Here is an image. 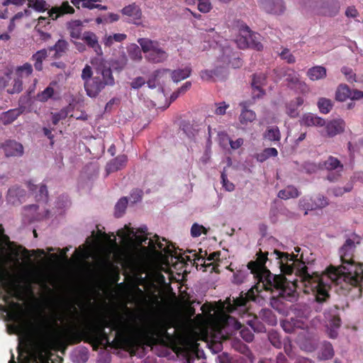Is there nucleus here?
<instances>
[{"label": "nucleus", "instance_id": "1", "mask_svg": "<svg viewBox=\"0 0 363 363\" xmlns=\"http://www.w3.org/2000/svg\"><path fill=\"white\" fill-rule=\"evenodd\" d=\"M138 318L135 312L126 308L123 313H113L109 319L101 318L84 329H69L63 335L57 328L60 318L52 322L43 319L35 327L34 332L44 348L60 343L75 345L84 340L96 346L107 345L116 349H125L132 355L144 345L162 344L169 337L168 330L172 323L165 316H155L141 335L136 333Z\"/></svg>", "mask_w": 363, "mask_h": 363}, {"label": "nucleus", "instance_id": "2", "mask_svg": "<svg viewBox=\"0 0 363 363\" xmlns=\"http://www.w3.org/2000/svg\"><path fill=\"white\" fill-rule=\"evenodd\" d=\"M360 237L352 234L345 240L339 250L341 260L340 267L331 266L325 273L310 274L303 261V253L291 255L294 260L295 277L298 279L300 289L306 294H311L318 304L326 302L329 297V289L332 284L340 286L344 294L351 297L360 296V283L363 280V264H356L353 255L356 247L360 243Z\"/></svg>", "mask_w": 363, "mask_h": 363}, {"label": "nucleus", "instance_id": "3", "mask_svg": "<svg viewBox=\"0 0 363 363\" xmlns=\"http://www.w3.org/2000/svg\"><path fill=\"white\" fill-rule=\"evenodd\" d=\"M257 258L247 264V270H238L233 274V282L241 284L246 278L247 270L257 282L247 293L250 298L259 296L262 290L270 291L272 297L282 298L289 301L296 300L297 289H300L295 277L294 260L291 254L274 250L270 253L259 250Z\"/></svg>", "mask_w": 363, "mask_h": 363}, {"label": "nucleus", "instance_id": "4", "mask_svg": "<svg viewBox=\"0 0 363 363\" xmlns=\"http://www.w3.org/2000/svg\"><path fill=\"white\" fill-rule=\"evenodd\" d=\"M247 298L241 296L233 300L228 297V331L235 330V335L238 333L242 338L246 342H252L254 335L251 330L244 326L245 323L248 324L254 331L261 332L262 328L255 326L257 318L247 313Z\"/></svg>", "mask_w": 363, "mask_h": 363}, {"label": "nucleus", "instance_id": "5", "mask_svg": "<svg viewBox=\"0 0 363 363\" xmlns=\"http://www.w3.org/2000/svg\"><path fill=\"white\" fill-rule=\"evenodd\" d=\"M230 32L232 40L240 49L251 48L257 50H262L263 45L259 34L250 31L248 26L243 22L237 21L233 23Z\"/></svg>", "mask_w": 363, "mask_h": 363}, {"label": "nucleus", "instance_id": "6", "mask_svg": "<svg viewBox=\"0 0 363 363\" xmlns=\"http://www.w3.org/2000/svg\"><path fill=\"white\" fill-rule=\"evenodd\" d=\"M114 84L115 79L111 69L104 65L96 69V75L91 80L84 83V87L88 96L96 98L106 86H113Z\"/></svg>", "mask_w": 363, "mask_h": 363}, {"label": "nucleus", "instance_id": "7", "mask_svg": "<svg viewBox=\"0 0 363 363\" xmlns=\"http://www.w3.org/2000/svg\"><path fill=\"white\" fill-rule=\"evenodd\" d=\"M227 299L223 303H206L201 306V311L206 316L209 323L216 330L224 329L227 326V308L225 304Z\"/></svg>", "mask_w": 363, "mask_h": 363}, {"label": "nucleus", "instance_id": "8", "mask_svg": "<svg viewBox=\"0 0 363 363\" xmlns=\"http://www.w3.org/2000/svg\"><path fill=\"white\" fill-rule=\"evenodd\" d=\"M138 43L143 52L147 53L145 57L148 62L162 63L167 59V52L160 47L158 41L143 38H139Z\"/></svg>", "mask_w": 363, "mask_h": 363}, {"label": "nucleus", "instance_id": "9", "mask_svg": "<svg viewBox=\"0 0 363 363\" xmlns=\"http://www.w3.org/2000/svg\"><path fill=\"white\" fill-rule=\"evenodd\" d=\"M324 316L326 332L328 336L330 338H335L337 336L338 329L340 327L338 308L335 306L329 308L324 313Z\"/></svg>", "mask_w": 363, "mask_h": 363}, {"label": "nucleus", "instance_id": "10", "mask_svg": "<svg viewBox=\"0 0 363 363\" xmlns=\"http://www.w3.org/2000/svg\"><path fill=\"white\" fill-rule=\"evenodd\" d=\"M137 241L140 244H146L148 238L147 235H141V236H135ZM162 241L165 242L166 244H163L160 241V238L157 235H155L152 238H150L147 242L148 247L152 251L156 250L157 248L160 250L162 252H164L166 254H168L171 256H173V252L172 249H170V245H172L169 241H167L165 238H162Z\"/></svg>", "mask_w": 363, "mask_h": 363}, {"label": "nucleus", "instance_id": "11", "mask_svg": "<svg viewBox=\"0 0 363 363\" xmlns=\"http://www.w3.org/2000/svg\"><path fill=\"white\" fill-rule=\"evenodd\" d=\"M202 253L203 252L201 250L199 254H194V260H198L201 262L200 265L201 268H203V271L209 272L210 273H212L213 272L219 273L218 265L215 264V261L217 259L216 257L220 255V253L218 252H214L210 254L207 258L204 257V255H207V252L205 251L203 255Z\"/></svg>", "mask_w": 363, "mask_h": 363}, {"label": "nucleus", "instance_id": "12", "mask_svg": "<svg viewBox=\"0 0 363 363\" xmlns=\"http://www.w3.org/2000/svg\"><path fill=\"white\" fill-rule=\"evenodd\" d=\"M286 81L288 86L293 89L301 93H306L308 91V86L306 84L302 82L299 78V74L293 69H288L284 72Z\"/></svg>", "mask_w": 363, "mask_h": 363}, {"label": "nucleus", "instance_id": "13", "mask_svg": "<svg viewBox=\"0 0 363 363\" xmlns=\"http://www.w3.org/2000/svg\"><path fill=\"white\" fill-rule=\"evenodd\" d=\"M328 204L326 197L322 195H318L315 198L304 197L299 201L300 207L306 210L305 215L308 211L315 208H323Z\"/></svg>", "mask_w": 363, "mask_h": 363}, {"label": "nucleus", "instance_id": "14", "mask_svg": "<svg viewBox=\"0 0 363 363\" xmlns=\"http://www.w3.org/2000/svg\"><path fill=\"white\" fill-rule=\"evenodd\" d=\"M260 8L265 12L279 15L285 10V6L282 0H259Z\"/></svg>", "mask_w": 363, "mask_h": 363}, {"label": "nucleus", "instance_id": "15", "mask_svg": "<svg viewBox=\"0 0 363 363\" xmlns=\"http://www.w3.org/2000/svg\"><path fill=\"white\" fill-rule=\"evenodd\" d=\"M325 125V134L323 132H320V134L328 137H334L344 131L345 123L342 118H335L328 121Z\"/></svg>", "mask_w": 363, "mask_h": 363}, {"label": "nucleus", "instance_id": "16", "mask_svg": "<svg viewBox=\"0 0 363 363\" xmlns=\"http://www.w3.org/2000/svg\"><path fill=\"white\" fill-rule=\"evenodd\" d=\"M191 68L189 66H186L183 69H177L174 70L163 69L162 70H157L155 72V77H157L161 72H169L171 74V78L173 82L177 83L188 78L191 75Z\"/></svg>", "mask_w": 363, "mask_h": 363}, {"label": "nucleus", "instance_id": "17", "mask_svg": "<svg viewBox=\"0 0 363 363\" xmlns=\"http://www.w3.org/2000/svg\"><path fill=\"white\" fill-rule=\"evenodd\" d=\"M74 13V9L69 5V2L63 1L60 6H52L48 11V17L55 21L65 14H72Z\"/></svg>", "mask_w": 363, "mask_h": 363}, {"label": "nucleus", "instance_id": "18", "mask_svg": "<svg viewBox=\"0 0 363 363\" xmlns=\"http://www.w3.org/2000/svg\"><path fill=\"white\" fill-rule=\"evenodd\" d=\"M6 157H19L23 153V145L15 140H6L1 145Z\"/></svg>", "mask_w": 363, "mask_h": 363}, {"label": "nucleus", "instance_id": "19", "mask_svg": "<svg viewBox=\"0 0 363 363\" xmlns=\"http://www.w3.org/2000/svg\"><path fill=\"white\" fill-rule=\"evenodd\" d=\"M82 40L89 48H91L97 55H101L103 54L101 47L99 43V38L94 32H84Z\"/></svg>", "mask_w": 363, "mask_h": 363}, {"label": "nucleus", "instance_id": "20", "mask_svg": "<svg viewBox=\"0 0 363 363\" xmlns=\"http://www.w3.org/2000/svg\"><path fill=\"white\" fill-rule=\"evenodd\" d=\"M121 12L123 16L130 18L133 23L136 25L139 23L138 21L141 20L143 16L141 9L135 3L125 6L121 10Z\"/></svg>", "mask_w": 363, "mask_h": 363}, {"label": "nucleus", "instance_id": "21", "mask_svg": "<svg viewBox=\"0 0 363 363\" xmlns=\"http://www.w3.org/2000/svg\"><path fill=\"white\" fill-rule=\"evenodd\" d=\"M301 125L307 127H323L325 125V121L311 113H306L302 115L299 121Z\"/></svg>", "mask_w": 363, "mask_h": 363}, {"label": "nucleus", "instance_id": "22", "mask_svg": "<svg viewBox=\"0 0 363 363\" xmlns=\"http://www.w3.org/2000/svg\"><path fill=\"white\" fill-rule=\"evenodd\" d=\"M25 111V107L20 106L17 108L10 109L7 111L3 112L0 115V121L4 125H9L12 123L20 115Z\"/></svg>", "mask_w": 363, "mask_h": 363}, {"label": "nucleus", "instance_id": "23", "mask_svg": "<svg viewBox=\"0 0 363 363\" xmlns=\"http://www.w3.org/2000/svg\"><path fill=\"white\" fill-rule=\"evenodd\" d=\"M319 167L321 169H326L328 171L335 170L336 172H340L343 169V165L340 160L333 156H330L327 160L319 163Z\"/></svg>", "mask_w": 363, "mask_h": 363}, {"label": "nucleus", "instance_id": "24", "mask_svg": "<svg viewBox=\"0 0 363 363\" xmlns=\"http://www.w3.org/2000/svg\"><path fill=\"white\" fill-rule=\"evenodd\" d=\"M128 162V157L125 155H121L111 160L106 167L108 174L117 172L125 167Z\"/></svg>", "mask_w": 363, "mask_h": 363}, {"label": "nucleus", "instance_id": "25", "mask_svg": "<svg viewBox=\"0 0 363 363\" xmlns=\"http://www.w3.org/2000/svg\"><path fill=\"white\" fill-rule=\"evenodd\" d=\"M69 43L64 39H59L54 45L50 46L48 50L49 52L55 51L54 57L58 59L65 55L69 50Z\"/></svg>", "mask_w": 363, "mask_h": 363}, {"label": "nucleus", "instance_id": "26", "mask_svg": "<svg viewBox=\"0 0 363 363\" xmlns=\"http://www.w3.org/2000/svg\"><path fill=\"white\" fill-rule=\"evenodd\" d=\"M265 79V76L262 74L254 75L252 82V97L254 99L259 98L264 94L261 87L264 85Z\"/></svg>", "mask_w": 363, "mask_h": 363}, {"label": "nucleus", "instance_id": "27", "mask_svg": "<svg viewBox=\"0 0 363 363\" xmlns=\"http://www.w3.org/2000/svg\"><path fill=\"white\" fill-rule=\"evenodd\" d=\"M281 325L283 330L288 333H291L296 332V329L301 328L303 329L306 325L305 323L301 322L300 320L297 318H291L283 320L281 322Z\"/></svg>", "mask_w": 363, "mask_h": 363}, {"label": "nucleus", "instance_id": "28", "mask_svg": "<svg viewBox=\"0 0 363 363\" xmlns=\"http://www.w3.org/2000/svg\"><path fill=\"white\" fill-rule=\"evenodd\" d=\"M48 50L43 48L35 52L31 60L34 62V67L37 71L43 70V62L48 57Z\"/></svg>", "mask_w": 363, "mask_h": 363}, {"label": "nucleus", "instance_id": "29", "mask_svg": "<svg viewBox=\"0 0 363 363\" xmlns=\"http://www.w3.org/2000/svg\"><path fill=\"white\" fill-rule=\"evenodd\" d=\"M242 108L239 117L240 123L242 125L246 126L256 119V113L245 106L244 104H241Z\"/></svg>", "mask_w": 363, "mask_h": 363}, {"label": "nucleus", "instance_id": "30", "mask_svg": "<svg viewBox=\"0 0 363 363\" xmlns=\"http://www.w3.org/2000/svg\"><path fill=\"white\" fill-rule=\"evenodd\" d=\"M304 102V99L302 97H297L294 100L291 101L286 104V113L291 118H296L298 115V108Z\"/></svg>", "mask_w": 363, "mask_h": 363}, {"label": "nucleus", "instance_id": "31", "mask_svg": "<svg viewBox=\"0 0 363 363\" xmlns=\"http://www.w3.org/2000/svg\"><path fill=\"white\" fill-rule=\"evenodd\" d=\"M265 140L274 143H278L281 139V133L277 126H269L263 134Z\"/></svg>", "mask_w": 363, "mask_h": 363}, {"label": "nucleus", "instance_id": "32", "mask_svg": "<svg viewBox=\"0 0 363 363\" xmlns=\"http://www.w3.org/2000/svg\"><path fill=\"white\" fill-rule=\"evenodd\" d=\"M307 75L313 81L321 79L326 76V69L322 66H315L308 70Z\"/></svg>", "mask_w": 363, "mask_h": 363}, {"label": "nucleus", "instance_id": "33", "mask_svg": "<svg viewBox=\"0 0 363 363\" xmlns=\"http://www.w3.org/2000/svg\"><path fill=\"white\" fill-rule=\"evenodd\" d=\"M334 356V350L332 345L328 342H323L322 343L321 347L320 348V352L318 354V357L320 359H330Z\"/></svg>", "mask_w": 363, "mask_h": 363}, {"label": "nucleus", "instance_id": "34", "mask_svg": "<svg viewBox=\"0 0 363 363\" xmlns=\"http://www.w3.org/2000/svg\"><path fill=\"white\" fill-rule=\"evenodd\" d=\"M28 6L40 13L50 9L45 0H28Z\"/></svg>", "mask_w": 363, "mask_h": 363}, {"label": "nucleus", "instance_id": "35", "mask_svg": "<svg viewBox=\"0 0 363 363\" xmlns=\"http://www.w3.org/2000/svg\"><path fill=\"white\" fill-rule=\"evenodd\" d=\"M298 189L293 186H288L285 189L280 190L278 193V197L281 199H289L298 196Z\"/></svg>", "mask_w": 363, "mask_h": 363}, {"label": "nucleus", "instance_id": "36", "mask_svg": "<svg viewBox=\"0 0 363 363\" xmlns=\"http://www.w3.org/2000/svg\"><path fill=\"white\" fill-rule=\"evenodd\" d=\"M127 38V35L124 33H115L113 35H105L104 43L106 47H111L114 42L121 43Z\"/></svg>", "mask_w": 363, "mask_h": 363}, {"label": "nucleus", "instance_id": "37", "mask_svg": "<svg viewBox=\"0 0 363 363\" xmlns=\"http://www.w3.org/2000/svg\"><path fill=\"white\" fill-rule=\"evenodd\" d=\"M33 73V67L31 64L28 62L24 63L21 66H18L16 68L15 74L18 76L21 79L23 77H28L30 76Z\"/></svg>", "mask_w": 363, "mask_h": 363}, {"label": "nucleus", "instance_id": "38", "mask_svg": "<svg viewBox=\"0 0 363 363\" xmlns=\"http://www.w3.org/2000/svg\"><path fill=\"white\" fill-rule=\"evenodd\" d=\"M278 151L274 147L265 148L262 152L257 154L256 159L260 162H263L270 157H277Z\"/></svg>", "mask_w": 363, "mask_h": 363}, {"label": "nucleus", "instance_id": "39", "mask_svg": "<svg viewBox=\"0 0 363 363\" xmlns=\"http://www.w3.org/2000/svg\"><path fill=\"white\" fill-rule=\"evenodd\" d=\"M52 84H55V82H52L50 85L45 88L43 91L40 92L37 95V99L41 102H45L48 99H51L54 95L55 91L52 87Z\"/></svg>", "mask_w": 363, "mask_h": 363}, {"label": "nucleus", "instance_id": "40", "mask_svg": "<svg viewBox=\"0 0 363 363\" xmlns=\"http://www.w3.org/2000/svg\"><path fill=\"white\" fill-rule=\"evenodd\" d=\"M351 90L347 85H340L336 91V99L344 101L350 99Z\"/></svg>", "mask_w": 363, "mask_h": 363}, {"label": "nucleus", "instance_id": "41", "mask_svg": "<svg viewBox=\"0 0 363 363\" xmlns=\"http://www.w3.org/2000/svg\"><path fill=\"white\" fill-rule=\"evenodd\" d=\"M23 90V81L16 76L13 78L10 87L7 89V92L11 94H18Z\"/></svg>", "mask_w": 363, "mask_h": 363}, {"label": "nucleus", "instance_id": "42", "mask_svg": "<svg viewBox=\"0 0 363 363\" xmlns=\"http://www.w3.org/2000/svg\"><path fill=\"white\" fill-rule=\"evenodd\" d=\"M128 205V199L127 197H122L119 199V201L116 203L115 206V216L117 218H120L125 213V209Z\"/></svg>", "mask_w": 363, "mask_h": 363}, {"label": "nucleus", "instance_id": "43", "mask_svg": "<svg viewBox=\"0 0 363 363\" xmlns=\"http://www.w3.org/2000/svg\"><path fill=\"white\" fill-rule=\"evenodd\" d=\"M317 105L319 111L324 114L328 113L333 108V103L331 100L326 98L319 99Z\"/></svg>", "mask_w": 363, "mask_h": 363}, {"label": "nucleus", "instance_id": "44", "mask_svg": "<svg viewBox=\"0 0 363 363\" xmlns=\"http://www.w3.org/2000/svg\"><path fill=\"white\" fill-rule=\"evenodd\" d=\"M200 76L205 81H217L220 79V74H218V70L204 69L200 72Z\"/></svg>", "mask_w": 363, "mask_h": 363}, {"label": "nucleus", "instance_id": "45", "mask_svg": "<svg viewBox=\"0 0 363 363\" xmlns=\"http://www.w3.org/2000/svg\"><path fill=\"white\" fill-rule=\"evenodd\" d=\"M141 50L137 45H132L128 49L130 58L134 61H140L142 59Z\"/></svg>", "mask_w": 363, "mask_h": 363}, {"label": "nucleus", "instance_id": "46", "mask_svg": "<svg viewBox=\"0 0 363 363\" xmlns=\"http://www.w3.org/2000/svg\"><path fill=\"white\" fill-rule=\"evenodd\" d=\"M208 233L207 229L202 225L196 223H194L191 228V235L194 238L199 237L202 233L206 235Z\"/></svg>", "mask_w": 363, "mask_h": 363}, {"label": "nucleus", "instance_id": "47", "mask_svg": "<svg viewBox=\"0 0 363 363\" xmlns=\"http://www.w3.org/2000/svg\"><path fill=\"white\" fill-rule=\"evenodd\" d=\"M34 31L38 33L39 36V40L43 43L48 42L51 39V34L47 32H44L41 27L39 26H35L34 28Z\"/></svg>", "mask_w": 363, "mask_h": 363}, {"label": "nucleus", "instance_id": "48", "mask_svg": "<svg viewBox=\"0 0 363 363\" xmlns=\"http://www.w3.org/2000/svg\"><path fill=\"white\" fill-rule=\"evenodd\" d=\"M37 201L46 202L48 198V191L46 185H41L39 193L35 196Z\"/></svg>", "mask_w": 363, "mask_h": 363}, {"label": "nucleus", "instance_id": "49", "mask_svg": "<svg viewBox=\"0 0 363 363\" xmlns=\"http://www.w3.org/2000/svg\"><path fill=\"white\" fill-rule=\"evenodd\" d=\"M212 9L211 4L209 0H199L198 9L201 13H208Z\"/></svg>", "mask_w": 363, "mask_h": 363}, {"label": "nucleus", "instance_id": "50", "mask_svg": "<svg viewBox=\"0 0 363 363\" xmlns=\"http://www.w3.org/2000/svg\"><path fill=\"white\" fill-rule=\"evenodd\" d=\"M282 60H286L288 63L295 62L294 56L290 52L287 48H283L281 52L279 53Z\"/></svg>", "mask_w": 363, "mask_h": 363}, {"label": "nucleus", "instance_id": "51", "mask_svg": "<svg viewBox=\"0 0 363 363\" xmlns=\"http://www.w3.org/2000/svg\"><path fill=\"white\" fill-rule=\"evenodd\" d=\"M93 72L91 67L89 65H86L82 69L81 77L84 81V83L89 80L92 79Z\"/></svg>", "mask_w": 363, "mask_h": 363}, {"label": "nucleus", "instance_id": "52", "mask_svg": "<svg viewBox=\"0 0 363 363\" xmlns=\"http://www.w3.org/2000/svg\"><path fill=\"white\" fill-rule=\"evenodd\" d=\"M269 340L270 342L277 348H279L281 346V342L280 337L277 332H270L269 334Z\"/></svg>", "mask_w": 363, "mask_h": 363}, {"label": "nucleus", "instance_id": "53", "mask_svg": "<svg viewBox=\"0 0 363 363\" xmlns=\"http://www.w3.org/2000/svg\"><path fill=\"white\" fill-rule=\"evenodd\" d=\"M232 347L237 351L240 352L242 354H247L249 353V350L247 346L240 342V341H235L232 343Z\"/></svg>", "mask_w": 363, "mask_h": 363}, {"label": "nucleus", "instance_id": "54", "mask_svg": "<svg viewBox=\"0 0 363 363\" xmlns=\"http://www.w3.org/2000/svg\"><path fill=\"white\" fill-rule=\"evenodd\" d=\"M69 35L72 38L82 39V29L79 28V24L76 27L72 26L69 28Z\"/></svg>", "mask_w": 363, "mask_h": 363}, {"label": "nucleus", "instance_id": "55", "mask_svg": "<svg viewBox=\"0 0 363 363\" xmlns=\"http://www.w3.org/2000/svg\"><path fill=\"white\" fill-rule=\"evenodd\" d=\"M300 347L303 350L306 352H313L316 349L315 343L311 340H308L306 343H300Z\"/></svg>", "mask_w": 363, "mask_h": 363}, {"label": "nucleus", "instance_id": "56", "mask_svg": "<svg viewBox=\"0 0 363 363\" xmlns=\"http://www.w3.org/2000/svg\"><path fill=\"white\" fill-rule=\"evenodd\" d=\"M351 189H352V186L350 185H349L347 187H345L344 189L341 188V187L334 188L333 189H330V191L335 196H339L342 195L345 192L350 191Z\"/></svg>", "mask_w": 363, "mask_h": 363}, {"label": "nucleus", "instance_id": "57", "mask_svg": "<svg viewBox=\"0 0 363 363\" xmlns=\"http://www.w3.org/2000/svg\"><path fill=\"white\" fill-rule=\"evenodd\" d=\"M145 83V79L142 77L135 78L130 83V86L133 89H139Z\"/></svg>", "mask_w": 363, "mask_h": 363}, {"label": "nucleus", "instance_id": "58", "mask_svg": "<svg viewBox=\"0 0 363 363\" xmlns=\"http://www.w3.org/2000/svg\"><path fill=\"white\" fill-rule=\"evenodd\" d=\"M341 71L345 75L347 79L349 82L355 81L354 74H353L352 69L348 67H342Z\"/></svg>", "mask_w": 363, "mask_h": 363}, {"label": "nucleus", "instance_id": "59", "mask_svg": "<svg viewBox=\"0 0 363 363\" xmlns=\"http://www.w3.org/2000/svg\"><path fill=\"white\" fill-rule=\"evenodd\" d=\"M143 194V192L142 190L136 189L132 191L130 197L131 199H133V201L135 203L139 201L142 199Z\"/></svg>", "mask_w": 363, "mask_h": 363}, {"label": "nucleus", "instance_id": "60", "mask_svg": "<svg viewBox=\"0 0 363 363\" xmlns=\"http://www.w3.org/2000/svg\"><path fill=\"white\" fill-rule=\"evenodd\" d=\"M105 18L106 19V23H111L118 21L120 19V16L117 13H108L105 15Z\"/></svg>", "mask_w": 363, "mask_h": 363}, {"label": "nucleus", "instance_id": "61", "mask_svg": "<svg viewBox=\"0 0 363 363\" xmlns=\"http://www.w3.org/2000/svg\"><path fill=\"white\" fill-rule=\"evenodd\" d=\"M21 191H22V190L17 186H13L11 188H10L8 190V194H7L8 199H9V198L11 196L13 197V196H17L18 195H20Z\"/></svg>", "mask_w": 363, "mask_h": 363}, {"label": "nucleus", "instance_id": "62", "mask_svg": "<svg viewBox=\"0 0 363 363\" xmlns=\"http://www.w3.org/2000/svg\"><path fill=\"white\" fill-rule=\"evenodd\" d=\"M218 142H219L220 145L223 148V150H225L226 145H227V143H226L227 134L222 132V133H218Z\"/></svg>", "mask_w": 363, "mask_h": 363}, {"label": "nucleus", "instance_id": "63", "mask_svg": "<svg viewBox=\"0 0 363 363\" xmlns=\"http://www.w3.org/2000/svg\"><path fill=\"white\" fill-rule=\"evenodd\" d=\"M243 142H244L243 139L238 138L235 141H233V140L229 141V143H230L232 149L237 150L242 145Z\"/></svg>", "mask_w": 363, "mask_h": 363}, {"label": "nucleus", "instance_id": "64", "mask_svg": "<svg viewBox=\"0 0 363 363\" xmlns=\"http://www.w3.org/2000/svg\"><path fill=\"white\" fill-rule=\"evenodd\" d=\"M363 98V91L358 90H351L350 99L352 100H357Z\"/></svg>", "mask_w": 363, "mask_h": 363}]
</instances>
